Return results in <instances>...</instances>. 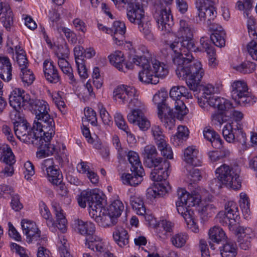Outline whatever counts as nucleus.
I'll list each match as a JSON object with an SVG mask.
<instances>
[{
    "instance_id": "obj_1",
    "label": "nucleus",
    "mask_w": 257,
    "mask_h": 257,
    "mask_svg": "<svg viewBox=\"0 0 257 257\" xmlns=\"http://www.w3.org/2000/svg\"><path fill=\"white\" fill-rule=\"evenodd\" d=\"M195 31L190 21L180 20L176 32L177 39L170 45L172 51L171 58L177 76L185 80L189 89L193 91L197 90L204 74L201 63L195 60L190 53L198 49L193 39Z\"/></svg>"
},
{
    "instance_id": "obj_2",
    "label": "nucleus",
    "mask_w": 257,
    "mask_h": 257,
    "mask_svg": "<svg viewBox=\"0 0 257 257\" xmlns=\"http://www.w3.org/2000/svg\"><path fill=\"white\" fill-rule=\"evenodd\" d=\"M145 165L148 168H154L150 174L152 180L156 182L166 180L169 176L168 169L170 163L161 157H157L158 152L155 146H146L143 153Z\"/></svg>"
},
{
    "instance_id": "obj_3",
    "label": "nucleus",
    "mask_w": 257,
    "mask_h": 257,
    "mask_svg": "<svg viewBox=\"0 0 257 257\" xmlns=\"http://www.w3.org/2000/svg\"><path fill=\"white\" fill-rule=\"evenodd\" d=\"M28 104L37 119L34 120L33 128L43 131V132L50 135H54L55 123L53 118L49 113L50 108L48 103L43 100L30 98Z\"/></svg>"
},
{
    "instance_id": "obj_4",
    "label": "nucleus",
    "mask_w": 257,
    "mask_h": 257,
    "mask_svg": "<svg viewBox=\"0 0 257 257\" xmlns=\"http://www.w3.org/2000/svg\"><path fill=\"white\" fill-rule=\"evenodd\" d=\"M217 179L214 181H219L223 185L233 190H239L241 187L240 179V169L237 165H228L224 164L217 168L215 171Z\"/></svg>"
},
{
    "instance_id": "obj_5",
    "label": "nucleus",
    "mask_w": 257,
    "mask_h": 257,
    "mask_svg": "<svg viewBox=\"0 0 257 257\" xmlns=\"http://www.w3.org/2000/svg\"><path fill=\"white\" fill-rule=\"evenodd\" d=\"M75 230L80 234L85 236V244L89 249L94 247L99 249H104L102 239L94 234L95 232V225L90 221H84L80 219L74 221Z\"/></svg>"
},
{
    "instance_id": "obj_6",
    "label": "nucleus",
    "mask_w": 257,
    "mask_h": 257,
    "mask_svg": "<svg viewBox=\"0 0 257 257\" xmlns=\"http://www.w3.org/2000/svg\"><path fill=\"white\" fill-rule=\"evenodd\" d=\"M127 160L131 165V173L124 174L121 178L124 184L130 186L138 185L143 181L144 169L138 153L130 151L127 153Z\"/></svg>"
},
{
    "instance_id": "obj_7",
    "label": "nucleus",
    "mask_w": 257,
    "mask_h": 257,
    "mask_svg": "<svg viewBox=\"0 0 257 257\" xmlns=\"http://www.w3.org/2000/svg\"><path fill=\"white\" fill-rule=\"evenodd\" d=\"M135 87L127 85H120L115 88L113 92V98L121 104L128 102L130 108L144 109V104L138 98Z\"/></svg>"
},
{
    "instance_id": "obj_8",
    "label": "nucleus",
    "mask_w": 257,
    "mask_h": 257,
    "mask_svg": "<svg viewBox=\"0 0 257 257\" xmlns=\"http://www.w3.org/2000/svg\"><path fill=\"white\" fill-rule=\"evenodd\" d=\"M216 0H197L196 8L197 15L196 16L197 23L205 25L210 24L216 17L217 13L214 7Z\"/></svg>"
},
{
    "instance_id": "obj_9",
    "label": "nucleus",
    "mask_w": 257,
    "mask_h": 257,
    "mask_svg": "<svg viewBox=\"0 0 257 257\" xmlns=\"http://www.w3.org/2000/svg\"><path fill=\"white\" fill-rule=\"evenodd\" d=\"M231 94L233 99L241 105L252 104L255 102L251 93L248 91V86L244 80H235L231 84Z\"/></svg>"
},
{
    "instance_id": "obj_10",
    "label": "nucleus",
    "mask_w": 257,
    "mask_h": 257,
    "mask_svg": "<svg viewBox=\"0 0 257 257\" xmlns=\"http://www.w3.org/2000/svg\"><path fill=\"white\" fill-rule=\"evenodd\" d=\"M238 218V207L233 201H228L225 205L224 212H220L217 215L218 221L224 226H233Z\"/></svg>"
},
{
    "instance_id": "obj_11",
    "label": "nucleus",
    "mask_w": 257,
    "mask_h": 257,
    "mask_svg": "<svg viewBox=\"0 0 257 257\" xmlns=\"http://www.w3.org/2000/svg\"><path fill=\"white\" fill-rule=\"evenodd\" d=\"M40 168L48 180L53 185L62 182V174L57 166L55 165L52 159L44 160L41 164Z\"/></svg>"
},
{
    "instance_id": "obj_12",
    "label": "nucleus",
    "mask_w": 257,
    "mask_h": 257,
    "mask_svg": "<svg viewBox=\"0 0 257 257\" xmlns=\"http://www.w3.org/2000/svg\"><path fill=\"white\" fill-rule=\"evenodd\" d=\"M126 17L131 23L136 25L140 24L147 18L145 15L143 4L139 1L128 3Z\"/></svg>"
},
{
    "instance_id": "obj_13",
    "label": "nucleus",
    "mask_w": 257,
    "mask_h": 257,
    "mask_svg": "<svg viewBox=\"0 0 257 257\" xmlns=\"http://www.w3.org/2000/svg\"><path fill=\"white\" fill-rule=\"evenodd\" d=\"M184 86H177L173 87L170 91V97L173 100V103L175 108V113L177 117L182 118L187 114L188 110L185 106L183 100H180L182 97V93H184Z\"/></svg>"
},
{
    "instance_id": "obj_14",
    "label": "nucleus",
    "mask_w": 257,
    "mask_h": 257,
    "mask_svg": "<svg viewBox=\"0 0 257 257\" xmlns=\"http://www.w3.org/2000/svg\"><path fill=\"white\" fill-rule=\"evenodd\" d=\"M157 15L156 17L159 28L166 33L170 32L174 23L170 8L162 6L158 10Z\"/></svg>"
},
{
    "instance_id": "obj_15",
    "label": "nucleus",
    "mask_w": 257,
    "mask_h": 257,
    "mask_svg": "<svg viewBox=\"0 0 257 257\" xmlns=\"http://www.w3.org/2000/svg\"><path fill=\"white\" fill-rule=\"evenodd\" d=\"M173 105H169L168 102L158 106V114L165 127L171 130L175 125V115L173 111Z\"/></svg>"
},
{
    "instance_id": "obj_16",
    "label": "nucleus",
    "mask_w": 257,
    "mask_h": 257,
    "mask_svg": "<svg viewBox=\"0 0 257 257\" xmlns=\"http://www.w3.org/2000/svg\"><path fill=\"white\" fill-rule=\"evenodd\" d=\"M30 99V96L19 88L13 89L9 95V103L13 108H21V105L28 103Z\"/></svg>"
},
{
    "instance_id": "obj_17",
    "label": "nucleus",
    "mask_w": 257,
    "mask_h": 257,
    "mask_svg": "<svg viewBox=\"0 0 257 257\" xmlns=\"http://www.w3.org/2000/svg\"><path fill=\"white\" fill-rule=\"evenodd\" d=\"M205 25L208 27L209 30L213 32L210 35V40L213 44L220 48L224 47L225 44V33L222 27L220 25L213 23V21H211L210 24H206Z\"/></svg>"
},
{
    "instance_id": "obj_18",
    "label": "nucleus",
    "mask_w": 257,
    "mask_h": 257,
    "mask_svg": "<svg viewBox=\"0 0 257 257\" xmlns=\"http://www.w3.org/2000/svg\"><path fill=\"white\" fill-rule=\"evenodd\" d=\"M105 210L98 212L97 211H91L89 212V214L91 217L94 218L100 226L104 227H109L114 225L117 222L116 217L110 214L107 210V212L105 213Z\"/></svg>"
},
{
    "instance_id": "obj_19",
    "label": "nucleus",
    "mask_w": 257,
    "mask_h": 257,
    "mask_svg": "<svg viewBox=\"0 0 257 257\" xmlns=\"http://www.w3.org/2000/svg\"><path fill=\"white\" fill-rule=\"evenodd\" d=\"M237 130L243 139V143H245L246 135L242 132L241 125L239 123L234 126L232 123H228L224 126L222 129V135L224 139L230 143L238 141L237 137H235L234 133V131Z\"/></svg>"
},
{
    "instance_id": "obj_20",
    "label": "nucleus",
    "mask_w": 257,
    "mask_h": 257,
    "mask_svg": "<svg viewBox=\"0 0 257 257\" xmlns=\"http://www.w3.org/2000/svg\"><path fill=\"white\" fill-rule=\"evenodd\" d=\"M47 133L43 132V137L42 138V141L40 142L39 145L36 146L40 148V151L37 152V156L39 158H43L45 155L53 154L56 151V149L54 145L50 143V140L52 136Z\"/></svg>"
},
{
    "instance_id": "obj_21",
    "label": "nucleus",
    "mask_w": 257,
    "mask_h": 257,
    "mask_svg": "<svg viewBox=\"0 0 257 257\" xmlns=\"http://www.w3.org/2000/svg\"><path fill=\"white\" fill-rule=\"evenodd\" d=\"M43 71L46 79L51 83L60 82L61 78L58 70L51 60H45L43 63Z\"/></svg>"
},
{
    "instance_id": "obj_22",
    "label": "nucleus",
    "mask_w": 257,
    "mask_h": 257,
    "mask_svg": "<svg viewBox=\"0 0 257 257\" xmlns=\"http://www.w3.org/2000/svg\"><path fill=\"white\" fill-rule=\"evenodd\" d=\"M178 199L182 200L185 205L190 208L191 207L198 205L200 202L201 197L199 194H189L185 189L179 188L177 190Z\"/></svg>"
},
{
    "instance_id": "obj_23",
    "label": "nucleus",
    "mask_w": 257,
    "mask_h": 257,
    "mask_svg": "<svg viewBox=\"0 0 257 257\" xmlns=\"http://www.w3.org/2000/svg\"><path fill=\"white\" fill-rule=\"evenodd\" d=\"M151 64L146 65L139 73V80L145 84H156L159 83V79L155 76Z\"/></svg>"
},
{
    "instance_id": "obj_24",
    "label": "nucleus",
    "mask_w": 257,
    "mask_h": 257,
    "mask_svg": "<svg viewBox=\"0 0 257 257\" xmlns=\"http://www.w3.org/2000/svg\"><path fill=\"white\" fill-rule=\"evenodd\" d=\"M110 63L119 71L125 72L126 70L133 68L132 64L124 63L123 54L119 51L114 52L109 57Z\"/></svg>"
},
{
    "instance_id": "obj_25",
    "label": "nucleus",
    "mask_w": 257,
    "mask_h": 257,
    "mask_svg": "<svg viewBox=\"0 0 257 257\" xmlns=\"http://www.w3.org/2000/svg\"><path fill=\"white\" fill-rule=\"evenodd\" d=\"M209 239V242L211 248L215 249L214 245L212 242L216 244L223 243L226 241V236L223 230L219 226H214L210 228L208 232Z\"/></svg>"
},
{
    "instance_id": "obj_26",
    "label": "nucleus",
    "mask_w": 257,
    "mask_h": 257,
    "mask_svg": "<svg viewBox=\"0 0 257 257\" xmlns=\"http://www.w3.org/2000/svg\"><path fill=\"white\" fill-rule=\"evenodd\" d=\"M252 0H243V1H238L236 4V8L240 11H244L243 15L244 17L248 18V22L250 25H248V30H252L253 24H254V19L251 16H250V12L252 8Z\"/></svg>"
},
{
    "instance_id": "obj_27",
    "label": "nucleus",
    "mask_w": 257,
    "mask_h": 257,
    "mask_svg": "<svg viewBox=\"0 0 257 257\" xmlns=\"http://www.w3.org/2000/svg\"><path fill=\"white\" fill-rule=\"evenodd\" d=\"M98 191L95 189H87L82 191L77 198L79 205L85 208L87 204L89 206V202L93 198L99 199Z\"/></svg>"
},
{
    "instance_id": "obj_28",
    "label": "nucleus",
    "mask_w": 257,
    "mask_h": 257,
    "mask_svg": "<svg viewBox=\"0 0 257 257\" xmlns=\"http://www.w3.org/2000/svg\"><path fill=\"white\" fill-rule=\"evenodd\" d=\"M12 67L8 57L0 56V77L8 82L12 79Z\"/></svg>"
},
{
    "instance_id": "obj_29",
    "label": "nucleus",
    "mask_w": 257,
    "mask_h": 257,
    "mask_svg": "<svg viewBox=\"0 0 257 257\" xmlns=\"http://www.w3.org/2000/svg\"><path fill=\"white\" fill-rule=\"evenodd\" d=\"M113 238L117 244L123 247L129 243V235L127 231L121 227H116L113 232Z\"/></svg>"
},
{
    "instance_id": "obj_30",
    "label": "nucleus",
    "mask_w": 257,
    "mask_h": 257,
    "mask_svg": "<svg viewBox=\"0 0 257 257\" xmlns=\"http://www.w3.org/2000/svg\"><path fill=\"white\" fill-rule=\"evenodd\" d=\"M0 20L5 27L10 28L13 24V14L9 6H4L0 2Z\"/></svg>"
},
{
    "instance_id": "obj_31",
    "label": "nucleus",
    "mask_w": 257,
    "mask_h": 257,
    "mask_svg": "<svg viewBox=\"0 0 257 257\" xmlns=\"http://www.w3.org/2000/svg\"><path fill=\"white\" fill-rule=\"evenodd\" d=\"M184 160L188 165L194 166H200L201 163L198 156V151L192 147H188L185 150Z\"/></svg>"
},
{
    "instance_id": "obj_32",
    "label": "nucleus",
    "mask_w": 257,
    "mask_h": 257,
    "mask_svg": "<svg viewBox=\"0 0 257 257\" xmlns=\"http://www.w3.org/2000/svg\"><path fill=\"white\" fill-rule=\"evenodd\" d=\"M0 161L6 164H14L15 157L10 147L7 144L0 145Z\"/></svg>"
},
{
    "instance_id": "obj_33",
    "label": "nucleus",
    "mask_w": 257,
    "mask_h": 257,
    "mask_svg": "<svg viewBox=\"0 0 257 257\" xmlns=\"http://www.w3.org/2000/svg\"><path fill=\"white\" fill-rule=\"evenodd\" d=\"M170 190L171 186L167 182H165L158 184L154 188H149L147 190V194L153 198H156L163 196L168 193Z\"/></svg>"
},
{
    "instance_id": "obj_34",
    "label": "nucleus",
    "mask_w": 257,
    "mask_h": 257,
    "mask_svg": "<svg viewBox=\"0 0 257 257\" xmlns=\"http://www.w3.org/2000/svg\"><path fill=\"white\" fill-rule=\"evenodd\" d=\"M137 26L138 30L146 39L149 41H153L155 39L152 31V25L148 18L137 25Z\"/></svg>"
},
{
    "instance_id": "obj_35",
    "label": "nucleus",
    "mask_w": 257,
    "mask_h": 257,
    "mask_svg": "<svg viewBox=\"0 0 257 257\" xmlns=\"http://www.w3.org/2000/svg\"><path fill=\"white\" fill-rule=\"evenodd\" d=\"M31 126L27 120L24 121V123H21L14 126L15 134L18 139L23 142H30V140L26 133H28V129Z\"/></svg>"
},
{
    "instance_id": "obj_36",
    "label": "nucleus",
    "mask_w": 257,
    "mask_h": 257,
    "mask_svg": "<svg viewBox=\"0 0 257 257\" xmlns=\"http://www.w3.org/2000/svg\"><path fill=\"white\" fill-rule=\"evenodd\" d=\"M56 218L57 227L62 232L66 230L67 220L64 216L63 210L61 207L57 204L53 205Z\"/></svg>"
},
{
    "instance_id": "obj_37",
    "label": "nucleus",
    "mask_w": 257,
    "mask_h": 257,
    "mask_svg": "<svg viewBox=\"0 0 257 257\" xmlns=\"http://www.w3.org/2000/svg\"><path fill=\"white\" fill-rule=\"evenodd\" d=\"M220 247V253L222 257H235L237 254V246L235 242L226 241Z\"/></svg>"
},
{
    "instance_id": "obj_38",
    "label": "nucleus",
    "mask_w": 257,
    "mask_h": 257,
    "mask_svg": "<svg viewBox=\"0 0 257 257\" xmlns=\"http://www.w3.org/2000/svg\"><path fill=\"white\" fill-rule=\"evenodd\" d=\"M27 241L29 243L37 242L38 244H43L46 241L45 237L41 236V231L37 227V230L33 229L25 234Z\"/></svg>"
},
{
    "instance_id": "obj_39",
    "label": "nucleus",
    "mask_w": 257,
    "mask_h": 257,
    "mask_svg": "<svg viewBox=\"0 0 257 257\" xmlns=\"http://www.w3.org/2000/svg\"><path fill=\"white\" fill-rule=\"evenodd\" d=\"M130 203L133 209L135 210L138 215H144L146 213V209L142 198L137 195L131 196Z\"/></svg>"
},
{
    "instance_id": "obj_40",
    "label": "nucleus",
    "mask_w": 257,
    "mask_h": 257,
    "mask_svg": "<svg viewBox=\"0 0 257 257\" xmlns=\"http://www.w3.org/2000/svg\"><path fill=\"white\" fill-rule=\"evenodd\" d=\"M99 196L100 197L99 199L93 198V200H91V202H89V212L94 210L100 212V211L105 210L104 208L106 204L105 196L102 193H99Z\"/></svg>"
},
{
    "instance_id": "obj_41",
    "label": "nucleus",
    "mask_w": 257,
    "mask_h": 257,
    "mask_svg": "<svg viewBox=\"0 0 257 257\" xmlns=\"http://www.w3.org/2000/svg\"><path fill=\"white\" fill-rule=\"evenodd\" d=\"M16 60L20 69L27 68L28 65V61L26 57L25 51L20 46L15 47Z\"/></svg>"
},
{
    "instance_id": "obj_42",
    "label": "nucleus",
    "mask_w": 257,
    "mask_h": 257,
    "mask_svg": "<svg viewBox=\"0 0 257 257\" xmlns=\"http://www.w3.org/2000/svg\"><path fill=\"white\" fill-rule=\"evenodd\" d=\"M124 210V205L122 202L118 199L114 200L110 205L108 211L111 215L116 217L117 219L120 216L121 212Z\"/></svg>"
},
{
    "instance_id": "obj_43",
    "label": "nucleus",
    "mask_w": 257,
    "mask_h": 257,
    "mask_svg": "<svg viewBox=\"0 0 257 257\" xmlns=\"http://www.w3.org/2000/svg\"><path fill=\"white\" fill-rule=\"evenodd\" d=\"M152 64L155 77L159 79V77L163 78L167 75L168 71L163 64H161L160 62L155 60L152 61Z\"/></svg>"
},
{
    "instance_id": "obj_44",
    "label": "nucleus",
    "mask_w": 257,
    "mask_h": 257,
    "mask_svg": "<svg viewBox=\"0 0 257 257\" xmlns=\"http://www.w3.org/2000/svg\"><path fill=\"white\" fill-rule=\"evenodd\" d=\"M233 68L243 74L250 73L255 70V64L249 61H246L238 65L233 66Z\"/></svg>"
},
{
    "instance_id": "obj_45",
    "label": "nucleus",
    "mask_w": 257,
    "mask_h": 257,
    "mask_svg": "<svg viewBox=\"0 0 257 257\" xmlns=\"http://www.w3.org/2000/svg\"><path fill=\"white\" fill-rule=\"evenodd\" d=\"M176 207L178 213L184 217L185 220L190 218V216L194 214L193 210L185 206L180 199H178L176 202Z\"/></svg>"
},
{
    "instance_id": "obj_46",
    "label": "nucleus",
    "mask_w": 257,
    "mask_h": 257,
    "mask_svg": "<svg viewBox=\"0 0 257 257\" xmlns=\"http://www.w3.org/2000/svg\"><path fill=\"white\" fill-rule=\"evenodd\" d=\"M35 131H37L39 133H43V131L37 130L36 129H34L33 126L32 127H30L28 129V131L27 133H26L25 136H27L29 138L30 140V142H24L26 144H32L34 146H38L40 144V142L42 141V138L43 137L41 135L40 136H37L36 135V133L35 132Z\"/></svg>"
},
{
    "instance_id": "obj_47",
    "label": "nucleus",
    "mask_w": 257,
    "mask_h": 257,
    "mask_svg": "<svg viewBox=\"0 0 257 257\" xmlns=\"http://www.w3.org/2000/svg\"><path fill=\"white\" fill-rule=\"evenodd\" d=\"M58 245L61 257H73L68 250V243L63 235H59Z\"/></svg>"
},
{
    "instance_id": "obj_48",
    "label": "nucleus",
    "mask_w": 257,
    "mask_h": 257,
    "mask_svg": "<svg viewBox=\"0 0 257 257\" xmlns=\"http://www.w3.org/2000/svg\"><path fill=\"white\" fill-rule=\"evenodd\" d=\"M21 108H13L10 112V116L14 126L18 124L24 123L26 119L24 117V114L21 112Z\"/></svg>"
},
{
    "instance_id": "obj_49",
    "label": "nucleus",
    "mask_w": 257,
    "mask_h": 257,
    "mask_svg": "<svg viewBox=\"0 0 257 257\" xmlns=\"http://www.w3.org/2000/svg\"><path fill=\"white\" fill-rule=\"evenodd\" d=\"M145 116L143 109L134 108L127 115L128 121L133 124H137V122Z\"/></svg>"
},
{
    "instance_id": "obj_50",
    "label": "nucleus",
    "mask_w": 257,
    "mask_h": 257,
    "mask_svg": "<svg viewBox=\"0 0 257 257\" xmlns=\"http://www.w3.org/2000/svg\"><path fill=\"white\" fill-rule=\"evenodd\" d=\"M114 121L119 128L125 132L128 136H130L132 137V135L129 130L128 126L122 115L120 113H116L114 115Z\"/></svg>"
},
{
    "instance_id": "obj_51",
    "label": "nucleus",
    "mask_w": 257,
    "mask_h": 257,
    "mask_svg": "<svg viewBox=\"0 0 257 257\" xmlns=\"http://www.w3.org/2000/svg\"><path fill=\"white\" fill-rule=\"evenodd\" d=\"M151 132L157 146L166 141L165 136L159 126L153 125L151 128Z\"/></svg>"
},
{
    "instance_id": "obj_52",
    "label": "nucleus",
    "mask_w": 257,
    "mask_h": 257,
    "mask_svg": "<svg viewBox=\"0 0 257 257\" xmlns=\"http://www.w3.org/2000/svg\"><path fill=\"white\" fill-rule=\"evenodd\" d=\"M193 165H188L185 166L188 177L192 181L195 182L200 179L201 174L198 169L192 167Z\"/></svg>"
},
{
    "instance_id": "obj_53",
    "label": "nucleus",
    "mask_w": 257,
    "mask_h": 257,
    "mask_svg": "<svg viewBox=\"0 0 257 257\" xmlns=\"http://www.w3.org/2000/svg\"><path fill=\"white\" fill-rule=\"evenodd\" d=\"M157 147L164 157L169 159L173 158V154L172 149L171 147L167 144L166 141L157 145Z\"/></svg>"
},
{
    "instance_id": "obj_54",
    "label": "nucleus",
    "mask_w": 257,
    "mask_h": 257,
    "mask_svg": "<svg viewBox=\"0 0 257 257\" xmlns=\"http://www.w3.org/2000/svg\"><path fill=\"white\" fill-rule=\"evenodd\" d=\"M240 207L243 213L248 214L250 211L249 200L247 194L244 192L240 194V199L239 201Z\"/></svg>"
},
{
    "instance_id": "obj_55",
    "label": "nucleus",
    "mask_w": 257,
    "mask_h": 257,
    "mask_svg": "<svg viewBox=\"0 0 257 257\" xmlns=\"http://www.w3.org/2000/svg\"><path fill=\"white\" fill-rule=\"evenodd\" d=\"M221 88V84H216L214 86L212 84L208 83L202 86L203 93L207 95L218 93L220 91Z\"/></svg>"
},
{
    "instance_id": "obj_56",
    "label": "nucleus",
    "mask_w": 257,
    "mask_h": 257,
    "mask_svg": "<svg viewBox=\"0 0 257 257\" xmlns=\"http://www.w3.org/2000/svg\"><path fill=\"white\" fill-rule=\"evenodd\" d=\"M21 74H20L22 80L23 82L28 85L31 84L35 80L34 74L30 69L27 68H21Z\"/></svg>"
},
{
    "instance_id": "obj_57",
    "label": "nucleus",
    "mask_w": 257,
    "mask_h": 257,
    "mask_svg": "<svg viewBox=\"0 0 257 257\" xmlns=\"http://www.w3.org/2000/svg\"><path fill=\"white\" fill-rule=\"evenodd\" d=\"M237 236H242L246 238L253 239L254 233L250 227L239 226L236 229Z\"/></svg>"
},
{
    "instance_id": "obj_58",
    "label": "nucleus",
    "mask_w": 257,
    "mask_h": 257,
    "mask_svg": "<svg viewBox=\"0 0 257 257\" xmlns=\"http://www.w3.org/2000/svg\"><path fill=\"white\" fill-rule=\"evenodd\" d=\"M187 239V235L182 233H178L171 238V242L175 246L181 247L185 244Z\"/></svg>"
},
{
    "instance_id": "obj_59",
    "label": "nucleus",
    "mask_w": 257,
    "mask_h": 257,
    "mask_svg": "<svg viewBox=\"0 0 257 257\" xmlns=\"http://www.w3.org/2000/svg\"><path fill=\"white\" fill-rule=\"evenodd\" d=\"M226 117H229L228 114H225L221 112L215 111L211 115V120L215 124L221 126L224 122L226 121L225 118Z\"/></svg>"
},
{
    "instance_id": "obj_60",
    "label": "nucleus",
    "mask_w": 257,
    "mask_h": 257,
    "mask_svg": "<svg viewBox=\"0 0 257 257\" xmlns=\"http://www.w3.org/2000/svg\"><path fill=\"white\" fill-rule=\"evenodd\" d=\"M40 213L42 216L47 220V224L48 226H53L54 224L48 208L44 203L40 205Z\"/></svg>"
},
{
    "instance_id": "obj_61",
    "label": "nucleus",
    "mask_w": 257,
    "mask_h": 257,
    "mask_svg": "<svg viewBox=\"0 0 257 257\" xmlns=\"http://www.w3.org/2000/svg\"><path fill=\"white\" fill-rule=\"evenodd\" d=\"M232 104L227 99L222 98L217 108L220 112L225 114H229L232 110Z\"/></svg>"
},
{
    "instance_id": "obj_62",
    "label": "nucleus",
    "mask_w": 257,
    "mask_h": 257,
    "mask_svg": "<svg viewBox=\"0 0 257 257\" xmlns=\"http://www.w3.org/2000/svg\"><path fill=\"white\" fill-rule=\"evenodd\" d=\"M111 30V34L124 35L126 32L125 24L120 21H115L113 23Z\"/></svg>"
},
{
    "instance_id": "obj_63",
    "label": "nucleus",
    "mask_w": 257,
    "mask_h": 257,
    "mask_svg": "<svg viewBox=\"0 0 257 257\" xmlns=\"http://www.w3.org/2000/svg\"><path fill=\"white\" fill-rule=\"evenodd\" d=\"M168 94L166 91H161L156 93L153 97V101L158 106L162 105L163 103L168 102L167 98Z\"/></svg>"
},
{
    "instance_id": "obj_64",
    "label": "nucleus",
    "mask_w": 257,
    "mask_h": 257,
    "mask_svg": "<svg viewBox=\"0 0 257 257\" xmlns=\"http://www.w3.org/2000/svg\"><path fill=\"white\" fill-rule=\"evenodd\" d=\"M200 44L207 54H211L212 55L214 53V47L211 45L210 41L208 38L206 37H202L200 39Z\"/></svg>"
}]
</instances>
